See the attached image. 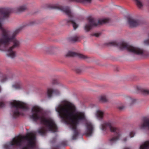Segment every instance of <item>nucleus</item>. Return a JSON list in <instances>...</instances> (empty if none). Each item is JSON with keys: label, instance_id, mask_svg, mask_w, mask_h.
Segmentation results:
<instances>
[{"label": "nucleus", "instance_id": "f257e3e1", "mask_svg": "<svg viewBox=\"0 0 149 149\" xmlns=\"http://www.w3.org/2000/svg\"><path fill=\"white\" fill-rule=\"evenodd\" d=\"M56 110L59 114L62 120L66 124H70L74 131L72 139H76L78 134L77 127L80 122H85L86 129V135L87 136H91L94 130L92 123L88 120L85 113L83 112L77 111L75 106L67 101H64L58 105Z\"/></svg>", "mask_w": 149, "mask_h": 149}, {"label": "nucleus", "instance_id": "f03ea898", "mask_svg": "<svg viewBox=\"0 0 149 149\" xmlns=\"http://www.w3.org/2000/svg\"><path fill=\"white\" fill-rule=\"evenodd\" d=\"M13 9L0 8V50L3 51L6 50V47L10 44L13 42V45L10 47L7 51V55L11 58H14L16 56L15 52L13 49L19 47L20 42L17 40L16 36L21 30L19 28L11 33L10 31L3 26V19L8 18L10 13L14 12Z\"/></svg>", "mask_w": 149, "mask_h": 149}, {"label": "nucleus", "instance_id": "7ed1b4c3", "mask_svg": "<svg viewBox=\"0 0 149 149\" xmlns=\"http://www.w3.org/2000/svg\"><path fill=\"white\" fill-rule=\"evenodd\" d=\"M41 108L38 106H33L31 109L32 114L30 117L33 121L36 122L40 121L41 124L45 126L47 129L53 132L57 131L58 128L54 121L51 118H47L44 115H40Z\"/></svg>", "mask_w": 149, "mask_h": 149}, {"label": "nucleus", "instance_id": "20e7f679", "mask_svg": "<svg viewBox=\"0 0 149 149\" xmlns=\"http://www.w3.org/2000/svg\"><path fill=\"white\" fill-rule=\"evenodd\" d=\"M35 134L31 133H28L26 136H17L14 138L10 141L9 145L6 144L4 145V148L6 149H12L11 146L15 145L20 146L24 140H27L28 141L29 147L33 149L35 146Z\"/></svg>", "mask_w": 149, "mask_h": 149}, {"label": "nucleus", "instance_id": "39448f33", "mask_svg": "<svg viewBox=\"0 0 149 149\" xmlns=\"http://www.w3.org/2000/svg\"><path fill=\"white\" fill-rule=\"evenodd\" d=\"M107 45L118 47L121 50L126 49L130 52L137 55H142L144 53L145 51L143 50L124 42L118 43L115 41L107 43Z\"/></svg>", "mask_w": 149, "mask_h": 149}, {"label": "nucleus", "instance_id": "423d86ee", "mask_svg": "<svg viewBox=\"0 0 149 149\" xmlns=\"http://www.w3.org/2000/svg\"><path fill=\"white\" fill-rule=\"evenodd\" d=\"M101 128L103 130H106L109 129L111 132H114V135L109 139V143L111 145L115 143L121 136L120 130L113 126L112 123L110 122L103 123L101 125Z\"/></svg>", "mask_w": 149, "mask_h": 149}, {"label": "nucleus", "instance_id": "0eeeda50", "mask_svg": "<svg viewBox=\"0 0 149 149\" xmlns=\"http://www.w3.org/2000/svg\"><path fill=\"white\" fill-rule=\"evenodd\" d=\"M11 108L14 107L15 109L12 111V116L14 118L18 117L20 115L23 116L24 114L21 109L27 110L28 107L24 103L19 101L14 100L10 103Z\"/></svg>", "mask_w": 149, "mask_h": 149}, {"label": "nucleus", "instance_id": "6e6552de", "mask_svg": "<svg viewBox=\"0 0 149 149\" xmlns=\"http://www.w3.org/2000/svg\"><path fill=\"white\" fill-rule=\"evenodd\" d=\"M50 6V8H51L58 9L63 11L70 18V19H68L66 20L67 23L68 24H72L74 29H75L78 27V25L74 21L71 19L72 18L74 17V16L70 10V7L67 6L65 7L62 6H57L54 5H51Z\"/></svg>", "mask_w": 149, "mask_h": 149}, {"label": "nucleus", "instance_id": "1a4fd4ad", "mask_svg": "<svg viewBox=\"0 0 149 149\" xmlns=\"http://www.w3.org/2000/svg\"><path fill=\"white\" fill-rule=\"evenodd\" d=\"M87 20L89 24H86L84 27L85 30L87 31H90L92 27H95L98 24H102L109 22L110 21V19L108 18L97 20L91 17H88L87 18Z\"/></svg>", "mask_w": 149, "mask_h": 149}, {"label": "nucleus", "instance_id": "9d476101", "mask_svg": "<svg viewBox=\"0 0 149 149\" xmlns=\"http://www.w3.org/2000/svg\"><path fill=\"white\" fill-rule=\"evenodd\" d=\"M127 23L130 27L134 28L139 25L141 24V22L138 19L128 17L127 18Z\"/></svg>", "mask_w": 149, "mask_h": 149}, {"label": "nucleus", "instance_id": "9b49d317", "mask_svg": "<svg viewBox=\"0 0 149 149\" xmlns=\"http://www.w3.org/2000/svg\"><path fill=\"white\" fill-rule=\"evenodd\" d=\"M66 57H75L77 56L79 58L85 59L88 58V57L84 55L78 53H77L72 52H69L66 55Z\"/></svg>", "mask_w": 149, "mask_h": 149}, {"label": "nucleus", "instance_id": "f8f14e48", "mask_svg": "<svg viewBox=\"0 0 149 149\" xmlns=\"http://www.w3.org/2000/svg\"><path fill=\"white\" fill-rule=\"evenodd\" d=\"M141 129L147 128L149 130V119H143L142 123L140 125Z\"/></svg>", "mask_w": 149, "mask_h": 149}, {"label": "nucleus", "instance_id": "ddd939ff", "mask_svg": "<svg viewBox=\"0 0 149 149\" xmlns=\"http://www.w3.org/2000/svg\"><path fill=\"white\" fill-rule=\"evenodd\" d=\"M47 94L48 97L50 98L52 96V94L58 95L59 94V92L56 89L53 90L51 89H48L47 90Z\"/></svg>", "mask_w": 149, "mask_h": 149}, {"label": "nucleus", "instance_id": "4468645a", "mask_svg": "<svg viewBox=\"0 0 149 149\" xmlns=\"http://www.w3.org/2000/svg\"><path fill=\"white\" fill-rule=\"evenodd\" d=\"M140 149H149V141H146L141 145Z\"/></svg>", "mask_w": 149, "mask_h": 149}, {"label": "nucleus", "instance_id": "2eb2a0df", "mask_svg": "<svg viewBox=\"0 0 149 149\" xmlns=\"http://www.w3.org/2000/svg\"><path fill=\"white\" fill-rule=\"evenodd\" d=\"M47 132V129L44 127L41 128L38 131V133L42 136L45 135L46 133Z\"/></svg>", "mask_w": 149, "mask_h": 149}, {"label": "nucleus", "instance_id": "dca6fc26", "mask_svg": "<svg viewBox=\"0 0 149 149\" xmlns=\"http://www.w3.org/2000/svg\"><path fill=\"white\" fill-rule=\"evenodd\" d=\"M104 112L102 111L97 110L96 113V116L98 119H102L104 116Z\"/></svg>", "mask_w": 149, "mask_h": 149}, {"label": "nucleus", "instance_id": "f3484780", "mask_svg": "<svg viewBox=\"0 0 149 149\" xmlns=\"http://www.w3.org/2000/svg\"><path fill=\"white\" fill-rule=\"evenodd\" d=\"M1 73L0 71V76H1L0 81L1 83L5 82L8 79V77L6 75H3L1 76Z\"/></svg>", "mask_w": 149, "mask_h": 149}, {"label": "nucleus", "instance_id": "a211bd4d", "mask_svg": "<svg viewBox=\"0 0 149 149\" xmlns=\"http://www.w3.org/2000/svg\"><path fill=\"white\" fill-rule=\"evenodd\" d=\"M26 9L27 7L25 6H20L17 8V11L16 12H22L26 10Z\"/></svg>", "mask_w": 149, "mask_h": 149}, {"label": "nucleus", "instance_id": "6ab92c4d", "mask_svg": "<svg viewBox=\"0 0 149 149\" xmlns=\"http://www.w3.org/2000/svg\"><path fill=\"white\" fill-rule=\"evenodd\" d=\"M67 141H62L60 145L57 146H55L53 148V149H58L59 147L61 146H65L67 145Z\"/></svg>", "mask_w": 149, "mask_h": 149}, {"label": "nucleus", "instance_id": "aec40b11", "mask_svg": "<svg viewBox=\"0 0 149 149\" xmlns=\"http://www.w3.org/2000/svg\"><path fill=\"white\" fill-rule=\"evenodd\" d=\"M69 40L71 41L76 42L79 41V38L77 36H75L70 37Z\"/></svg>", "mask_w": 149, "mask_h": 149}, {"label": "nucleus", "instance_id": "412c9836", "mask_svg": "<svg viewBox=\"0 0 149 149\" xmlns=\"http://www.w3.org/2000/svg\"><path fill=\"white\" fill-rule=\"evenodd\" d=\"M142 93L144 95H149V89L146 88H141L139 89Z\"/></svg>", "mask_w": 149, "mask_h": 149}, {"label": "nucleus", "instance_id": "4be33fe9", "mask_svg": "<svg viewBox=\"0 0 149 149\" xmlns=\"http://www.w3.org/2000/svg\"><path fill=\"white\" fill-rule=\"evenodd\" d=\"M137 6L139 8H141L143 6L141 2L139 0H134Z\"/></svg>", "mask_w": 149, "mask_h": 149}, {"label": "nucleus", "instance_id": "5701e85b", "mask_svg": "<svg viewBox=\"0 0 149 149\" xmlns=\"http://www.w3.org/2000/svg\"><path fill=\"white\" fill-rule=\"evenodd\" d=\"M107 100V98L105 95H102L100 98V100L103 102H106Z\"/></svg>", "mask_w": 149, "mask_h": 149}, {"label": "nucleus", "instance_id": "b1692460", "mask_svg": "<svg viewBox=\"0 0 149 149\" xmlns=\"http://www.w3.org/2000/svg\"><path fill=\"white\" fill-rule=\"evenodd\" d=\"M13 86L16 89H19L21 88V85L20 83H19L13 85Z\"/></svg>", "mask_w": 149, "mask_h": 149}, {"label": "nucleus", "instance_id": "393cba45", "mask_svg": "<svg viewBox=\"0 0 149 149\" xmlns=\"http://www.w3.org/2000/svg\"><path fill=\"white\" fill-rule=\"evenodd\" d=\"M135 133L134 132H130V136L131 138H132L133 137L134 135H135Z\"/></svg>", "mask_w": 149, "mask_h": 149}, {"label": "nucleus", "instance_id": "a878e982", "mask_svg": "<svg viewBox=\"0 0 149 149\" xmlns=\"http://www.w3.org/2000/svg\"><path fill=\"white\" fill-rule=\"evenodd\" d=\"M144 43L146 45H149V39L144 41Z\"/></svg>", "mask_w": 149, "mask_h": 149}, {"label": "nucleus", "instance_id": "bb28decb", "mask_svg": "<svg viewBox=\"0 0 149 149\" xmlns=\"http://www.w3.org/2000/svg\"><path fill=\"white\" fill-rule=\"evenodd\" d=\"M75 71L77 73H79L81 72V70L79 68H77L75 69Z\"/></svg>", "mask_w": 149, "mask_h": 149}, {"label": "nucleus", "instance_id": "cd10ccee", "mask_svg": "<svg viewBox=\"0 0 149 149\" xmlns=\"http://www.w3.org/2000/svg\"><path fill=\"white\" fill-rule=\"evenodd\" d=\"M91 0H81V1L82 2H86L90 3L91 2Z\"/></svg>", "mask_w": 149, "mask_h": 149}, {"label": "nucleus", "instance_id": "c85d7f7f", "mask_svg": "<svg viewBox=\"0 0 149 149\" xmlns=\"http://www.w3.org/2000/svg\"><path fill=\"white\" fill-rule=\"evenodd\" d=\"M5 106L4 104L2 102H0V107L2 108Z\"/></svg>", "mask_w": 149, "mask_h": 149}, {"label": "nucleus", "instance_id": "c756f323", "mask_svg": "<svg viewBox=\"0 0 149 149\" xmlns=\"http://www.w3.org/2000/svg\"><path fill=\"white\" fill-rule=\"evenodd\" d=\"M130 100L132 104H133L134 102H135L136 101L135 100L131 98H130Z\"/></svg>", "mask_w": 149, "mask_h": 149}, {"label": "nucleus", "instance_id": "7c9ffc66", "mask_svg": "<svg viewBox=\"0 0 149 149\" xmlns=\"http://www.w3.org/2000/svg\"><path fill=\"white\" fill-rule=\"evenodd\" d=\"M100 34L99 33H95L93 34V35L96 37H98L100 35Z\"/></svg>", "mask_w": 149, "mask_h": 149}, {"label": "nucleus", "instance_id": "2f4dec72", "mask_svg": "<svg viewBox=\"0 0 149 149\" xmlns=\"http://www.w3.org/2000/svg\"><path fill=\"white\" fill-rule=\"evenodd\" d=\"M124 108V107H123V106L119 107H118V109L120 110H121L123 109Z\"/></svg>", "mask_w": 149, "mask_h": 149}, {"label": "nucleus", "instance_id": "473e14b6", "mask_svg": "<svg viewBox=\"0 0 149 149\" xmlns=\"http://www.w3.org/2000/svg\"><path fill=\"white\" fill-rule=\"evenodd\" d=\"M57 83V81L56 80L54 79L53 80L52 83L53 84H56Z\"/></svg>", "mask_w": 149, "mask_h": 149}, {"label": "nucleus", "instance_id": "72a5a7b5", "mask_svg": "<svg viewBox=\"0 0 149 149\" xmlns=\"http://www.w3.org/2000/svg\"><path fill=\"white\" fill-rule=\"evenodd\" d=\"M124 149H132L130 147H126Z\"/></svg>", "mask_w": 149, "mask_h": 149}, {"label": "nucleus", "instance_id": "f704fd0d", "mask_svg": "<svg viewBox=\"0 0 149 149\" xmlns=\"http://www.w3.org/2000/svg\"><path fill=\"white\" fill-rule=\"evenodd\" d=\"M123 141H124V142H125L126 141H127V138L126 137H125V138H124L123 139Z\"/></svg>", "mask_w": 149, "mask_h": 149}, {"label": "nucleus", "instance_id": "c9c22d12", "mask_svg": "<svg viewBox=\"0 0 149 149\" xmlns=\"http://www.w3.org/2000/svg\"><path fill=\"white\" fill-rule=\"evenodd\" d=\"M22 149H28L24 147L22 148Z\"/></svg>", "mask_w": 149, "mask_h": 149}, {"label": "nucleus", "instance_id": "e433bc0d", "mask_svg": "<svg viewBox=\"0 0 149 149\" xmlns=\"http://www.w3.org/2000/svg\"><path fill=\"white\" fill-rule=\"evenodd\" d=\"M1 87H0V93L1 92Z\"/></svg>", "mask_w": 149, "mask_h": 149}]
</instances>
